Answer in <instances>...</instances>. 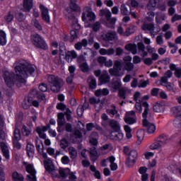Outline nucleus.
Masks as SVG:
<instances>
[{"label":"nucleus","instance_id":"obj_1","mask_svg":"<svg viewBox=\"0 0 181 181\" xmlns=\"http://www.w3.org/2000/svg\"><path fill=\"white\" fill-rule=\"evenodd\" d=\"M15 73L12 74L9 71H3V78L7 87H13L15 81L17 84H25L28 76H34L35 66L25 62H20L16 63Z\"/></svg>","mask_w":181,"mask_h":181},{"label":"nucleus","instance_id":"obj_2","mask_svg":"<svg viewBox=\"0 0 181 181\" xmlns=\"http://www.w3.org/2000/svg\"><path fill=\"white\" fill-rule=\"evenodd\" d=\"M144 105L145 107V110L143 112V127L146 128L147 134H155V132L156 131V126L146 119V117L148 116V104L144 103Z\"/></svg>","mask_w":181,"mask_h":181},{"label":"nucleus","instance_id":"obj_3","mask_svg":"<svg viewBox=\"0 0 181 181\" xmlns=\"http://www.w3.org/2000/svg\"><path fill=\"white\" fill-rule=\"evenodd\" d=\"M137 49L138 53L141 57H146L148 56V53L150 54H153V53H156V49L155 47H152L150 45L146 47V50H145V45L142 42H139L137 43Z\"/></svg>","mask_w":181,"mask_h":181},{"label":"nucleus","instance_id":"obj_4","mask_svg":"<svg viewBox=\"0 0 181 181\" xmlns=\"http://www.w3.org/2000/svg\"><path fill=\"white\" fill-rule=\"evenodd\" d=\"M5 132L0 130V146L2 155L6 160H9V159H11V154L9 153V148L5 143Z\"/></svg>","mask_w":181,"mask_h":181},{"label":"nucleus","instance_id":"obj_5","mask_svg":"<svg viewBox=\"0 0 181 181\" xmlns=\"http://www.w3.org/2000/svg\"><path fill=\"white\" fill-rule=\"evenodd\" d=\"M47 80L48 83L51 86L52 91H53L54 93H59L62 87V79H59L58 77L54 75H49Z\"/></svg>","mask_w":181,"mask_h":181},{"label":"nucleus","instance_id":"obj_6","mask_svg":"<svg viewBox=\"0 0 181 181\" xmlns=\"http://www.w3.org/2000/svg\"><path fill=\"white\" fill-rule=\"evenodd\" d=\"M31 40L33 45L36 46V47H39L40 49H42L43 50H47V49H49L47 44H46V42H45L44 40L40 37V35H33L31 36Z\"/></svg>","mask_w":181,"mask_h":181},{"label":"nucleus","instance_id":"obj_7","mask_svg":"<svg viewBox=\"0 0 181 181\" xmlns=\"http://www.w3.org/2000/svg\"><path fill=\"white\" fill-rule=\"evenodd\" d=\"M95 18V13L93 12V10L90 7H85L83 8L81 17L83 22H86V21H88V22H94Z\"/></svg>","mask_w":181,"mask_h":181},{"label":"nucleus","instance_id":"obj_8","mask_svg":"<svg viewBox=\"0 0 181 181\" xmlns=\"http://www.w3.org/2000/svg\"><path fill=\"white\" fill-rule=\"evenodd\" d=\"M159 6V0H150L148 5H147V9L148 11H151L150 12H148V16L149 17V21H152L153 18H155V13L152 11H155L156 8Z\"/></svg>","mask_w":181,"mask_h":181},{"label":"nucleus","instance_id":"obj_9","mask_svg":"<svg viewBox=\"0 0 181 181\" xmlns=\"http://www.w3.org/2000/svg\"><path fill=\"white\" fill-rule=\"evenodd\" d=\"M23 163L26 169V172L30 173V175H27V180L29 181H37L36 180V170H35V167H33L32 164H29L25 162Z\"/></svg>","mask_w":181,"mask_h":181},{"label":"nucleus","instance_id":"obj_10","mask_svg":"<svg viewBox=\"0 0 181 181\" xmlns=\"http://www.w3.org/2000/svg\"><path fill=\"white\" fill-rule=\"evenodd\" d=\"M138 159V151L132 150L127 156L126 164L129 168H132Z\"/></svg>","mask_w":181,"mask_h":181},{"label":"nucleus","instance_id":"obj_11","mask_svg":"<svg viewBox=\"0 0 181 181\" xmlns=\"http://www.w3.org/2000/svg\"><path fill=\"white\" fill-rule=\"evenodd\" d=\"M171 112L177 117L174 120V125H175V127H178V128H181V107H173L171 109Z\"/></svg>","mask_w":181,"mask_h":181},{"label":"nucleus","instance_id":"obj_12","mask_svg":"<svg viewBox=\"0 0 181 181\" xmlns=\"http://www.w3.org/2000/svg\"><path fill=\"white\" fill-rule=\"evenodd\" d=\"M36 131L40 138H42V139H45L44 141L45 145H46V146H50V145H52V141H50V139H46V134H45V132L47 131V127H37Z\"/></svg>","mask_w":181,"mask_h":181},{"label":"nucleus","instance_id":"obj_13","mask_svg":"<svg viewBox=\"0 0 181 181\" xmlns=\"http://www.w3.org/2000/svg\"><path fill=\"white\" fill-rule=\"evenodd\" d=\"M100 16H105L107 23L110 24V25H107L109 28L115 25L117 18H111L112 14L110 10H100Z\"/></svg>","mask_w":181,"mask_h":181},{"label":"nucleus","instance_id":"obj_14","mask_svg":"<svg viewBox=\"0 0 181 181\" xmlns=\"http://www.w3.org/2000/svg\"><path fill=\"white\" fill-rule=\"evenodd\" d=\"M122 64L119 60L115 61L113 68L109 69V73L110 76H116L117 77L121 76L119 71H121L122 70Z\"/></svg>","mask_w":181,"mask_h":181},{"label":"nucleus","instance_id":"obj_15","mask_svg":"<svg viewBox=\"0 0 181 181\" xmlns=\"http://www.w3.org/2000/svg\"><path fill=\"white\" fill-rule=\"evenodd\" d=\"M78 64L79 66V69L83 71V73H88L90 71V67L88 66V64L86 62V59L84 57H79L77 58Z\"/></svg>","mask_w":181,"mask_h":181},{"label":"nucleus","instance_id":"obj_16","mask_svg":"<svg viewBox=\"0 0 181 181\" xmlns=\"http://www.w3.org/2000/svg\"><path fill=\"white\" fill-rule=\"evenodd\" d=\"M124 69L127 71H132L135 66L132 64V57L131 56H126L123 58Z\"/></svg>","mask_w":181,"mask_h":181},{"label":"nucleus","instance_id":"obj_17","mask_svg":"<svg viewBox=\"0 0 181 181\" xmlns=\"http://www.w3.org/2000/svg\"><path fill=\"white\" fill-rule=\"evenodd\" d=\"M45 160H44V166L49 173L53 175L54 172H56V168H54V164H53V161L50 158H44Z\"/></svg>","mask_w":181,"mask_h":181},{"label":"nucleus","instance_id":"obj_18","mask_svg":"<svg viewBox=\"0 0 181 181\" xmlns=\"http://www.w3.org/2000/svg\"><path fill=\"white\" fill-rule=\"evenodd\" d=\"M134 100L136 101L135 109L136 110V112H142V107H141L142 98H141V93L136 92L134 95Z\"/></svg>","mask_w":181,"mask_h":181},{"label":"nucleus","instance_id":"obj_19","mask_svg":"<svg viewBox=\"0 0 181 181\" xmlns=\"http://www.w3.org/2000/svg\"><path fill=\"white\" fill-rule=\"evenodd\" d=\"M124 121L126 124H135V122H136V116L135 115V112H127L124 117Z\"/></svg>","mask_w":181,"mask_h":181},{"label":"nucleus","instance_id":"obj_20","mask_svg":"<svg viewBox=\"0 0 181 181\" xmlns=\"http://www.w3.org/2000/svg\"><path fill=\"white\" fill-rule=\"evenodd\" d=\"M21 140V131L18 127H16L14 129V137H13V146L17 149H21V146L19 144L18 141Z\"/></svg>","mask_w":181,"mask_h":181},{"label":"nucleus","instance_id":"obj_21","mask_svg":"<svg viewBox=\"0 0 181 181\" xmlns=\"http://www.w3.org/2000/svg\"><path fill=\"white\" fill-rule=\"evenodd\" d=\"M109 137L113 141H122L124 139V134L120 131L115 130L110 132Z\"/></svg>","mask_w":181,"mask_h":181},{"label":"nucleus","instance_id":"obj_22","mask_svg":"<svg viewBox=\"0 0 181 181\" xmlns=\"http://www.w3.org/2000/svg\"><path fill=\"white\" fill-rule=\"evenodd\" d=\"M35 146L38 153L42 155V158H47V153L43 152V151H45L44 146L43 143L40 141V140L37 139L35 141Z\"/></svg>","mask_w":181,"mask_h":181},{"label":"nucleus","instance_id":"obj_23","mask_svg":"<svg viewBox=\"0 0 181 181\" xmlns=\"http://www.w3.org/2000/svg\"><path fill=\"white\" fill-rule=\"evenodd\" d=\"M102 38L103 40H118V35H117V33L114 31H110L106 34H103L102 35Z\"/></svg>","mask_w":181,"mask_h":181},{"label":"nucleus","instance_id":"obj_24","mask_svg":"<svg viewBox=\"0 0 181 181\" xmlns=\"http://www.w3.org/2000/svg\"><path fill=\"white\" fill-rule=\"evenodd\" d=\"M40 8L42 13V18L45 22H50V16L49 15V9L45 7L43 5L40 6Z\"/></svg>","mask_w":181,"mask_h":181},{"label":"nucleus","instance_id":"obj_25","mask_svg":"<svg viewBox=\"0 0 181 181\" xmlns=\"http://www.w3.org/2000/svg\"><path fill=\"white\" fill-rule=\"evenodd\" d=\"M77 52L75 50H71L66 53L65 59L68 63H71L74 59H77Z\"/></svg>","mask_w":181,"mask_h":181},{"label":"nucleus","instance_id":"obj_26","mask_svg":"<svg viewBox=\"0 0 181 181\" xmlns=\"http://www.w3.org/2000/svg\"><path fill=\"white\" fill-rule=\"evenodd\" d=\"M99 53L101 56H112L115 54V49L112 47L108 48H101L99 49Z\"/></svg>","mask_w":181,"mask_h":181},{"label":"nucleus","instance_id":"obj_27","mask_svg":"<svg viewBox=\"0 0 181 181\" xmlns=\"http://www.w3.org/2000/svg\"><path fill=\"white\" fill-rule=\"evenodd\" d=\"M89 154L90 160H92V162H95V160H97V159H98L101 155L100 153L97 152V148H90L89 151Z\"/></svg>","mask_w":181,"mask_h":181},{"label":"nucleus","instance_id":"obj_28","mask_svg":"<svg viewBox=\"0 0 181 181\" xmlns=\"http://www.w3.org/2000/svg\"><path fill=\"white\" fill-rule=\"evenodd\" d=\"M156 140L158 141V144L161 146L162 148L163 146H165V145H168L169 144V138L166 136L165 134L160 135Z\"/></svg>","mask_w":181,"mask_h":181},{"label":"nucleus","instance_id":"obj_29","mask_svg":"<svg viewBox=\"0 0 181 181\" xmlns=\"http://www.w3.org/2000/svg\"><path fill=\"white\" fill-rule=\"evenodd\" d=\"M124 49L127 50V52H130L132 54H136V53H138L136 44L129 43L125 45Z\"/></svg>","mask_w":181,"mask_h":181},{"label":"nucleus","instance_id":"obj_30","mask_svg":"<svg viewBox=\"0 0 181 181\" xmlns=\"http://www.w3.org/2000/svg\"><path fill=\"white\" fill-rule=\"evenodd\" d=\"M143 30L148 31L151 34L152 37H155V26L152 24H144L141 26Z\"/></svg>","mask_w":181,"mask_h":181},{"label":"nucleus","instance_id":"obj_31","mask_svg":"<svg viewBox=\"0 0 181 181\" xmlns=\"http://www.w3.org/2000/svg\"><path fill=\"white\" fill-rule=\"evenodd\" d=\"M32 8H33V0H23L24 12H30Z\"/></svg>","mask_w":181,"mask_h":181},{"label":"nucleus","instance_id":"obj_32","mask_svg":"<svg viewBox=\"0 0 181 181\" xmlns=\"http://www.w3.org/2000/svg\"><path fill=\"white\" fill-rule=\"evenodd\" d=\"M89 143L93 146L98 145V134L97 132H93L90 134Z\"/></svg>","mask_w":181,"mask_h":181},{"label":"nucleus","instance_id":"obj_33","mask_svg":"<svg viewBox=\"0 0 181 181\" xmlns=\"http://www.w3.org/2000/svg\"><path fill=\"white\" fill-rule=\"evenodd\" d=\"M88 45V40L87 39H83L81 42H77L75 44L74 47L76 50H81L83 47H87V45Z\"/></svg>","mask_w":181,"mask_h":181},{"label":"nucleus","instance_id":"obj_34","mask_svg":"<svg viewBox=\"0 0 181 181\" xmlns=\"http://www.w3.org/2000/svg\"><path fill=\"white\" fill-rule=\"evenodd\" d=\"M110 127L114 129V131H121V125H119V123L118 121L115 119H111L109 122Z\"/></svg>","mask_w":181,"mask_h":181},{"label":"nucleus","instance_id":"obj_35","mask_svg":"<svg viewBox=\"0 0 181 181\" xmlns=\"http://www.w3.org/2000/svg\"><path fill=\"white\" fill-rule=\"evenodd\" d=\"M69 6V8H66L65 10V12L69 15L71 14L72 11H80V7L76 3L73 2V1H71Z\"/></svg>","mask_w":181,"mask_h":181},{"label":"nucleus","instance_id":"obj_36","mask_svg":"<svg viewBox=\"0 0 181 181\" xmlns=\"http://www.w3.org/2000/svg\"><path fill=\"white\" fill-rule=\"evenodd\" d=\"M27 155L28 158H32L35 155V146L30 144H28L26 146Z\"/></svg>","mask_w":181,"mask_h":181},{"label":"nucleus","instance_id":"obj_37","mask_svg":"<svg viewBox=\"0 0 181 181\" xmlns=\"http://www.w3.org/2000/svg\"><path fill=\"white\" fill-rule=\"evenodd\" d=\"M99 80L103 84L108 83V81H110V76H108V72L107 71H103V74L101 75Z\"/></svg>","mask_w":181,"mask_h":181},{"label":"nucleus","instance_id":"obj_38","mask_svg":"<svg viewBox=\"0 0 181 181\" xmlns=\"http://www.w3.org/2000/svg\"><path fill=\"white\" fill-rule=\"evenodd\" d=\"M7 43L6 33L4 30H0V45L5 46Z\"/></svg>","mask_w":181,"mask_h":181},{"label":"nucleus","instance_id":"obj_39","mask_svg":"<svg viewBox=\"0 0 181 181\" xmlns=\"http://www.w3.org/2000/svg\"><path fill=\"white\" fill-rule=\"evenodd\" d=\"M108 160L110 163V169L111 170H117L118 169V165L115 163V157L114 156H110L108 158Z\"/></svg>","mask_w":181,"mask_h":181},{"label":"nucleus","instance_id":"obj_40","mask_svg":"<svg viewBox=\"0 0 181 181\" xmlns=\"http://www.w3.org/2000/svg\"><path fill=\"white\" fill-rule=\"evenodd\" d=\"M108 94H110V90H108V89L107 88L99 89L95 92V95H96L97 97H101L103 95H108Z\"/></svg>","mask_w":181,"mask_h":181},{"label":"nucleus","instance_id":"obj_41","mask_svg":"<svg viewBox=\"0 0 181 181\" xmlns=\"http://www.w3.org/2000/svg\"><path fill=\"white\" fill-rule=\"evenodd\" d=\"M31 106H32V98H25L22 103L23 108L24 110H28Z\"/></svg>","mask_w":181,"mask_h":181},{"label":"nucleus","instance_id":"obj_42","mask_svg":"<svg viewBox=\"0 0 181 181\" xmlns=\"http://www.w3.org/2000/svg\"><path fill=\"white\" fill-rule=\"evenodd\" d=\"M156 21L158 25H160L162 21H166V14L163 13H158L156 17Z\"/></svg>","mask_w":181,"mask_h":181},{"label":"nucleus","instance_id":"obj_43","mask_svg":"<svg viewBox=\"0 0 181 181\" xmlns=\"http://www.w3.org/2000/svg\"><path fill=\"white\" fill-rule=\"evenodd\" d=\"M68 152L69 153L71 159H76L77 158V150L74 147H69Z\"/></svg>","mask_w":181,"mask_h":181},{"label":"nucleus","instance_id":"obj_44","mask_svg":"<svg viewBox=\"0 0 181 181\" xmlns=\"http://www.w3.org/2000/svg\"><path fill=\"white\" fill-rule=\"evenodd\" d=\"M139 173L141 175V180L146 181L148 180V174H146V168L141 167L139 170Z\"/></svg>","mask_w":181,"mask_h":181},{"label":"nucleus","instance_id":"obj_45","mask_svg":"<svg viewBox=\"0 0 181 181\" xmlns=\"http://www.w3.org/2000/svg\"><path fill=\"white\" fill-rule=\"evenodd\" d=\"M137 135V144L139 145L141 144V142L144 141V137L145 136V132L143 129L139 130L136 132Z\"/></svg>","mask_w":181,"mask_h":181},{"label":"nucleus","instance_id":"obj_46","mask_svg":"<svg viewBox=\"0 0 181 181\" xmlns=\"http://www.w3.org/2000/svg\"><path fill=\"white\" fill-rule=\"evenodd\" d=\"M88 83H89L90 88H92L93 90L97 87V81H95V78H93V76H90L88 78Z\"/></svg>","mask_w":181,"mask_h":181},{"label":"nucleus","instance_id":"obj_47","mask_svg":"<svg viewBox=\"0 0 181 181\" xmlns=\"http://www.w3.org/2000/svg\"><path fill=\"white\" fill-rule=\"evenodd\" d=\"M153 110L155 112H162L165 110V106L162 103H156L153 107Z\"/></svg>","mask_w":181,"mask_h":181},{"label":"nucleus","instance_id":"obj_48","mask_svg":"<svg viewBox=\"0 0 181 181\" xmlns=\"http://www.w3.org/2000/svg\"><path fill=\"white\" fill-rule=\"evenodd\" d=\"M88 104L84 103L83 106H79L77 109V114L78 117H82L84 113V110H87Z\"/></svg>","mask_w":181,"mask_h":181},{"label":"nucleus","instance_id":"obj_49","mask_svg":"<svg viewBox=\"0 0 181 181\" xmlns=\"http://www.w3.org/2000/svg\"><path fill=\"white\" fill-rule=\"evenodd\" d=\"M151 151H156V149H162V146L156 139L153 144L149 146Z\"/></svg>","mask_w":181,"mask_h":181},{"label":"nucleus","instance_id":"obj_50","mask_svg":"<svg viewBox=\"0 0 181 181\" xmlns=\"http://www.w3.org/2000/svg\"><path fill=\"white\" fill-rule=\"evenodd\" d=\"M71 22L72 23V28L75 29V30H79L81 26L80 24H78V21L77 20V18L72 16Z\"/></svg>","mask_w":181,"mask_h":181},{"label":"nucleus","instance_id":"obj_51","mask_svg":"<svg viewBox=\"0 0 181 181\" xmlns=\"http://www.w3.org/2000/svg\"><path fill=\"white\" fill-rule=\"evenodd\" d=\"M16 19H17L18 22H23V21L26 19V16L23 15L22 12L17 11L16 12Z\"/></svg>","mask_w":181,"mask_h":181},{"label":"nucleus","instance_id":"obj_52","mask_svg":"<svg viewBox=\"0 0 181 181\" xmlns=\"http://www.w3.org/2000/svg\"><path fill=\"white\" fill-rule=\"evenodd\" d=\"M127 93H130L129 90L127 88H122L119 90V95L120 98L124 99Z\"/></svg>","mask_w":181,"mask_h":181},{"label":"nucleus","instance_id":"obj_53","mask_svg":"<svg viewBox=\"0 0 181 181\" xmlns=\"http://www.w3.org/2000/svg\"><path fill=\"white\" fill-rule=\"evenodd\" d=\"M13 181H23V175L19 174L18 172H14L13 173Z\"/></svg>","mask_w":181,"mask_h":181},{"label":"nucleus","instance_id":"obj_54","mask_svg":"<svg viewBox=\"0 0 181 181\" xmlns=\"http://www.w3.org/2000/svg\"><path fill=\"white\" fill-rule=\"evenodd\" d=\"M121 86H122L121 79H117L113 83H112L111 87L113 88V90H118Z\"/></svg>","mask_w":181,"mask_h":181},{"label":"nucleus","instance_id":"obj_55","mask_svg":"<svg viewBox=\"0 0 181 181\" xmlns=\"http://www.w3.org/2000/svg\"><path fill=\"white\" fill-rule=\"evenodd\" d=\"M59 175L62 177H66L69 173H70V170L69 168H60L59 170Z\"/></svg>","mask_w":181,"mask_h":181},{"label":"nucleus","instance_id":"obj_56","mask_svg":"<svg viewBox=\"0 0 181 181\" xmlns=\"http://www.w3.org/2000/svg\"><path fill=\"white\" fill-rule=\"evenodd\" d=\"M136 30V27L134 25H131L126 30V36H129V35H132V33H135Z\"/></svg>","mask_w":181,"mask_h":181},{"label":"nucleus","instance_id":"obj_57","mask_svg":"<svg viewBox=\"0 0 181 181\" xmlns=\"http://www.w3.org/2000/svg\"><path fill=\"white\" fill-rule=\"evenodd\" d=\"M90 169L91 172L95 173V177L96 179H101V174H100V171L97 170L94 165H90Z\"/></svg>","mask_w":181,"mask_h":181},{"label":"nucleus","instance_id":"obj_58","mask_svg":"<svg viewBox=\"0 0 181 181\" xmlns=\"http://www.w3.org/2000/svg\"><path fill=\"white\" fill-rule=\"evenodd\" d=\"M120 12L121 14L123 15V16H125L129 13V11H128V8H127V6L125 4H122L120 6Z\"/></svg>","mask_w":181,"mask_h":181},{"label":"nucleus","instance_id":"obj_59","mask_svg":"<svg viewBox=\"0 0 181 181\" xmlns=\"http://www.w3.org/2000/svg\"><path fill=\"white\" fill-rule=\"evenodd\" d=\"M58 125H63L64 124V115L63 113L58 114Z\"/></svg>","mask_w":181,"mask_h":181},{"label":"nucleus","instance_id":"obj_60","mask_svg":"<svg viewBox=\"0 0 181 181\" xmlns=\"http://www.w3.org/2000/svg\"><path fill=\"white\" fill-rule=\"evenodd\" d=\"M156 42L157 45L162 46L163 43H165V40H163V36L162 35H159L156 37Z\"/></svg>","mask_w":181,"mask_h":181},{"label":"nucleus","instance_id":"obj_61","mask_svg":"<svg viewBox=\"0 0 181 181\" xmlns=\"http://www.w3.org/2000/svg\"><path fill=\"white\" fill-rule=\"evenodd\" d=\"M60 146L62 149H66L69 146V141L66 139H62L60 141Z\"/></svg>","mask_w":181,"mask_h":181},{"label":"nucleus","instance_id":"obj_62","mask_svg":"<svg viewBox=\"0 0 181 181\" xmlns=\"http://www.w3.org/2000/svg\"><path fill=\"white\" fill-rule=\"evenodd\" d=\"M107 114L112 117V118L114 117V115H117V111L115 110V107H113L110 109L107 110Z\"/></svg>","mask_w":181,"mask_h":181},{"label":"nucleus","instance_id":"obj_63","mask_svg":"<svg viewBox=\"0 0 181 181\" xmlns=\"http://www.w3.org/2000/svg\"><path fill=\"white\" fill-rule=\"evenodd\" d=\"M4 20L6 22H7V23H11V22L13 21V14L9 13L8 14L4 16Z\"/></svg>","mask_w":181,"mask_h":181},{"label":"nucleus","instance_id":"obj_64","mask_svg":"<svg viewBox=\"0 0 181 181\" xmlns=\"http://www.w3.org/2000/svg\"><path fill=\"white\" fill-rule=\"evenodd\" d=\"M4 169H5V167L0 165V181H5V173H4Z\"/></svg>","mask_w":181,"mask_h":181}]
</instances>
